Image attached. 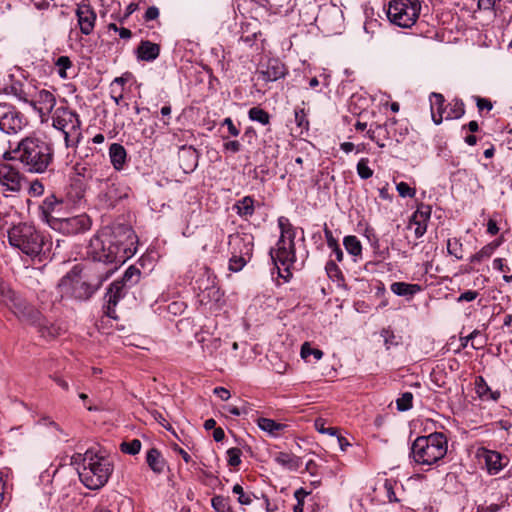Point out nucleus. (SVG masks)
Listing matches in <instances>:
<instances>
[{
  "instance_id": "nucleus-36",
  "label": "nucleus",
  "mask_w": 512,
  "mask_h": 512,
  "mask_svg": "<svg viewBox=\"0 0 512 512\" xmlns=\"http://www.w3.org/2000/svg\"><path fill=\"white\" fill-rule=\"evenodd\" d=\"M234 208L240 217H251L254 214V199L250 196H245L234 205Z\"/></svg>"
},
{
  "instance_id": "nucleus-30",
  "label": "nucleus",
  "mask_w": 512,
  "mask_h": 512,
  "mask_svg": "<svg viewBox=\"0 0 512 512\" xmlns=\"http://www.w3.org/2000/svg\"><path fill=\"white\" fill-rule=\"evenodd\" d=\"M390 290L397 296L413 297L416 293L420 292L422 288L418 284L394 282L391 284Z\"/></svg>"
},
{
  "instance_id": "nucleus-40",
  "label": "nucleus",
  "mask_w": 512,
  "mask_h": 512,
  "mask_svg": "<svg viewBox=\"0 0 512 512\" xmlns=\"http://www.w3.org/2000/svg\"><path fill=\"white\" fill-rule=\"evenodd\" d=\"M431 216V207L421 204L411 216L410 222H421L427 224Z\"/></svg>"
},
{
  "instance_id": "nucleus-34",
  "label": "nucleus",
  "mask_w": 512,
  "mask_h": 512,
  "mask_svg": "<svg viewBox=\"0 0 512 512\" xmlns=\"http://www.w3.org/2000/svg\"><path fill=\"white\" fill-rule=\"evenodd\" d=\"M179 158L182 161H186V167L184 169L194 170L198 164V152L193 147L183 146L179 152Z\"/></svg>"
},
{
  "instance_id": "nucleus-59",
  "label": "nucleus",
  "mask_w": 512,
  "mask_h": 512,
  "mask_svg": "<svg viewBox=\"0 0 512 512\" xmlns=\"http://www.w3.org/2000/svg\"><path fill=\"white\" fill-rule=\"evenodd\" d=\"M238 452H240V450H227L228 464L230 466L236 467L240 464L241 460Z\"/></svg>"
},
{
  "instance_id": "nucleus-57",
  "label": "nucleus",
  "mask_w": 512,
  "mask_h": 512,
  "mask_svg": "<svg viewBox=\"0 0 512 512\" xmlns=\"http://www.w3.org/2000/svg\"><path fill=\"white\" fill-rule=\"evenodd\" d=\"M0 295L13 303H17L20 299L16 296L15 292L11 290L8 286L0 285Z\"/></svg>"
},
{
  "instance_id": "nucleus-33",
  "label": "nucleus",
  "mask_w": 512,
  "mask_h": 512,
  "mask_svg": "<svg viewBox=\"0 0 512 512\" xmlns=\"http://www.w3.org/2000/svg\"><path fill=\"white\" fill-rule=\"evenodd\" d=\"M146 460L149 467L155 473H163L167 467V463L161 455L160 450H148Z\"/></svg>"
},
{
  "instance_id": "nucleus-20",
  "label": "nucleus",
  "mask_w": 512,
  "mask_h": 512,
  "mask_svg": "<svg viewBox=\"0 0 512 512\" xmlns=\"http://www.w3.org/2000/svg\"><path fill=\"white\" fill-rule=\"evenodd\" d=\"M14 308L15 314L19 318L29 322L32 325L37 326L43 319L41 313L35 307L25 303L21 299L14 304Z\"/></svg>"
},
{
  "instance_id": "nucleus-10",
  "label": "nucleus",
  "mask_w": 512,
  "mask_h": 512,
  "mask_svg": "<svg viewBox=\"0 0 512 512\" xmlns=\"http://www.w3.org/2000/svg\"><path fill=\"white\" fill-rule=\"evenodd\" d=\"M29 105L39 114L41 122L45 123L56 106V97L51 91L41 89L34 97L31 96Z\"/></svg>"
},
{
  "instance_id": "nucleus-52",
  "label": "nucleus",
  "mask_w": 512,
  "mask_h": 512,
  "mask_svg": "<svg viewBox=\"0 0 512 512\" xmlns=\"http://www.w3.org/2000/svg\"><path fill=\"white\" fill-rule=\"evenodd\" d=\"M314 426L318 432L323 434L334 436L337 435L338 432V428L336 427H325V420L321 418L315 420Z\"/></svg>"
},
{
  "instance_id": "nucleus-62",
  "label": "nucleus",
  "mask_w": 512,
  "mask_h": 512,
  "mask_svg": "<svg viewBox=\"0 0 512 512\" xmlns=\"http://www.w3.org/2000/svg\"><path fill=\"white\" fill-rule=\"evenodd\" d=\"M159 16V9L155 6L149 7L144 15L145 21H152L157 19Z\"/></svg>"
},
{
  "instance_id": "nucleus-38",
  "label": "nucleus",
  "mask_w": 512,
  "mask_h": 512,
  "mask_svg": "<svg viewBox=\"0 0 512 512\" xmlns=\"http://www.w3.org/2000/svg\"><path fill=\"white\" fill-rule=\"evenodd\" d=\"M343 245L346 251L354 257H359L362 254V245L360 240L354 236H346L343 240Z\"/></svg>"
},
{
  "instance_id": "nucleus-29",
  "label": "nucleus",
  "mask_w": 512,
  "mask_h": 512,
  "mask_svg": "<svg viewBox=\"0 0 512 512\" xmlns=\"http://www.w3.org/2000/svg\"><path fill=\"white\" fill-rule=\"evenodd\" d=\"M475 391L478 397L482 400L497 401L500 398V392L492 391L482 376H477L475 378Z\"/></svg>"
},
{
  "instance_id": "nucleus-9",
  "label": "nucleus",
  "mask_w": 512,
  "mask_h": 512,
  "mask_svg": "<svg viewBox=\"0 0 512 512\" xmlns=\"http://www.w3.org/2000/svg\"><path fill=\"white\" fill-rule=\"evenodd\" d=\"M104 231L108 233V236L113 237L112 242L114 248H117L120 255L127 256V260L136 253L137 236L131 227L118 224L111 230Z\"/></svg>"
},
{
  "instance_id": "nucleus-53",
  "label": "nucleus",
  "mask_w": 512,
  "mask_h": 512,
  "mask_svg": "<svg viewBox=\"0 0 512 512\" xmlns=\"http://www.w3.org/2000/svg\"><path fill=\"white\" fill-rule=\"evenodd\" d=\"M325 270L327 275L331 279H339L342 278V272L334 261H328L325 266Z\"/></svg>"
},
{
  "instance_id": "nucleus-24",
  "label": "nucleus",
  "mask_w": 512,
  "mask_h": 512,
  "mask_svg": "<svg viewBox=\"0 0 512 512\" xmlns=\"http://www.w3.org/2000/svg\"><path fill=\"white\" fill-rule=\"evenodd\" d=\"M431 102V114L435 124L439 125L442 123L444 113L447 114V105L445 106L444 96L440 93L433 92L430 96Z\"/></svg>"
},
{
  "instance_id": "nucleus-56",
  "label": "nucleus",
  "mask_w": 512,
  "mask_h": 512,
  "mask_svg": "<svg viewBox=\"0 0 512 512\" xmlns=\"http://www.w3.org/2000/svg\"><path fill=\"white\" fill-rule=\"evenodd\" d=\"M475 102H476V106L478 108V111L480 113H482L484 110L486 111H491L492 108H493V103L487 99V98H482L480 96H474L473 97Z\"/></svg>"
},
{
  "instance_id": "nucleus-6",
  "label": "nucleus",
  "mask_w": 512,
  "mask_h": 512,
  "mask_svg": "<svg viewBox=\"0 0 512 512\" xmlns=\"http://www.w3.org/2000/svg\"><path fill=\"white\" fill-rule=\"evenodd\" d=\"M52 126L64 134L66 147L75 146L81 138V121L76 112L60 106L51 116Z\"/></svg>"
},
{
  "instance_id": "nucleus-60",
  "label": "nucleus",
  "mask_w": 512,
  "mask_h": 512,
  "mask_svg": "<svg viewBox=\"0 0 512 512\" xmlns=\"http://www.w3.org/2000/svg\"><path fill=\"white\" fill-rule=\"evenodd\" d=\"M479 293L477 291L468 290L460 294V296L457 298V302H470L475 300L478 297Z\"/></svg>"
},
{
  "instance_id": "nucleus-55",
  "label": "nucleus",
  "mask_w": 512,
  "mask_h": 512,
  "mask_svg": "<svg viewBox=\"0 0 512 512\" xmlns=\"http://www.w3.org/2000/svg\"><path fill=\"white\" fill-rule=\"evenodd\" d=\"M396 189L401 197H414L416 194L415 189L411 188L406 182L397 184Z\"/></svg>"
},
{
  "instance_id": "nucleus-12",
  "label": "nucleus",
  "mask_w": 512,
  "mask_h": 512,
  "mask_svg": "<svg viewBox=\"0 0 512 512\" xmlns=\"http://www.w3.org/2000/svg\"><path fill=\"white\" fill-rule=\"evenodd\" d=\"M23 176L18 169L7 163H0V186L4 191L17 193L22 188Z\"/></svg>"
},
{
  "instance_id": "nucleus-13",
  "label": "nucleus",
  "mask_w": 512,
  "mask_h": 512,
  "mask_svg": "<svg viewBox=\"0 0 512 512\" xmlns=\"http://www.w3.org/2000/svg\"><path fill=\"white\" fill-rule=\"evenodd\" d=\"M129 288L121 284V281H114L110 284L105 294V314L108 317L116 319L115 307L120 299L124 298Z\"/></svg>"
},
{
  "instance_id": "nucleus-2",
  "label": "nucleus",
  "mask_w": 512,
  "mask_h": 512,
  "mask_svg": "<svg viewBox=\"0 0 512 512\" xmlns=\"http://www.w3.org/2000/svg\"><path fill=\"white\" fill-rule=\"evenodd\" d=\"M106 450H85L84 454L78 453L72 457L77 465L80 481L91 490H97L108 481L113 465L105 455Z\"/></svg>"
},
{
  "instance_id": "nucleus-27",
  "label": "nucleus",
  "mask_w": 512,
  "mask_h": 512,
  "mask_svg": "<svg viewBox=\"0 0 512 512\" xmlns=\"http://www.w3.org/2000/svg\"><path fill=\"white\" fill-rule=\"evenodd\" d=\"M109 157L113 167L120 171L126 163L127 152L121 144L113 143L109 147Z\"/></svg>"
},
{
  "instance_id": "nucleus-26",
  "label": "nucleus",
  "mask_w": 512,
  "mask_h": 512,
  "mask_svg": "<svg viewBox=\"0 0 512 512\" xmlns=\"http://www.w3.org/2000/svg\"><path fill=\"white\" fill-rule=\"evenodd\" d=\"M160 54V46L148 40L141 41L137 48V56L143 61H153Z\"/></svg>"
},
{
  "instance_id": "nucleus-4",
  "label": "nucleus",
  "mask_w": 512,
  "mask_h": 512,
  "mask_svg": "<svg viewBox=\"0 0 512 512\" xmlns=\"http://www.w3.org/2000/svg\"><path fill=\"white\" fill-rule=\"evenodd\" d=\"M8 240L11 246L30 256H38L45 245V237L35 226L20 223L8 230Z\"/></svg>"
},
{
  "instance_id": "nucleus-47",
  "label": "nucleus",
  "mask_w": 512,
  "mask_h": 512,
  "mask_svg": "<svg viewBox=\"0 0 512 512\" xmlns=\"http://www.w3.org/2000/svg\"><path fill=\"white\" fill-rule=\"evenodd\" d=\"M232 492L238 495V502L241 505H249L252 503L253 498H255L253 493L244 492L243 487L240 484H235Z\"/></svg>"
},
{
  "instance_id": "nucleus-42",
  "label": "nucleus",
  "mask_w": 512,
  "mask_h": 512,
  "mask_svg": "<svg viewBox=\"0 0 512 512\" xmlns=\"http://www.w3.org/2000/svg\"><path fill=\"white\" fill-rule=\"evenodd\" d=\"M496 247H497V244H494V243L485 245L484 247H482L480 249V251H478L477 253L473 254L470 257V262L471 263H479L484 259L490 258Z\"/></svg>"
},
{
  "instance_id": "nucleus-39",
  "label": "nucleus",
  "mask_w": 512,
  "mask_h": 512,
  "mask_svg": "<svg viewBox=\"0 0 512 512\" xmlns=\"http://www.w3.org/2000/svg\"><path fill=\"white\" fill-rule=\"evenodd\" d=\"M140 278V270L135 266H130L124 273L123 277L119 280L127 288L135 285Z\"/></svg>"
},
{
  "instance_id": "nucleus-19",
  "label": "nucleus",
  "mask_w": 512,
  "mask_h": 512,
  "mask_svg": "<svg viewBox=\"0 0 512 512\" xmlns=\"http://www.w3.org/2000/svg\"><path fill=\"white\" fill-rule=\"evenodd\" d=\"M448 441L443 433L435 432L416 438L411 448H447Z\"/></svg>"
},
{
  "instance_id": "nucleus-50",
  "label": "nucleus",
  "mask_w": 512,
  "mask_h": 512,
  "mask_svg": "<svg viewBox=\"0 0 512 512\" xmlns=\"http://www.w3.org/2000/svg\"><path fill=\"white\" fill-rule=\"evenodd\" d=\"M311 355L315 360H320L323 357V352L320 349L312 348L308 342H305L301 347V357L307 360Z\"/></svg>"
},
{
  "instance_id": "nucleus-21",
  "label": "nucleus",
  "mask_w": 512,
  "mask_h": 512,
  "mask_svg": "<svg viewBox=\"0 0 512 512\" xmlns=\"http://www.w3.org/2000/svg\"><path fill=\"white\" fill-rule=\"evenodd\" d=\"M86 186L84 174L78 173V176L72 180L67 190L68 200L74 205L79 204L85 197Z\"/></svg>"
},
{
  "instance_id": "nucleus-61",
  "label": "nucleus",
  "mask_w": 512,
  "mask_h": 512,
  "mask_svg": "<svg viewBox=\"0 0 512 512\" xmlns=\"http://www.w3.org/2000/svg\"><path fill=\"white\" fill-rule=\"evenodd\" d=\"M223 147H224V150L231 151L233 153H237L241 150V144L237 140L225 142Z\"/></svg>"
},
{
  "instance_id": "nucleus-28",
  "label": "nucleus",
  "mask_w": 512,
  "mask_h": 512,
  "mask_svg": "<svg viewBox=\"0 0 512 512\" xmlns=\"http://www.w3.org/2000/svg\"><path fill=\"white\" fill-rule=\"evenodd\" d=\"M258 427L267 432L270 436L278 437L282 435L284 430L287 428V425L278 423L270 418L259 417L257 420Z\"/></svg>"
},
{
  "instance_id": "nucleus-51",
  "label": "nucleus",
  "mask_w": 512,
  "mask_h": 512,
  "mask_svg": "<svg viewBox=\"0 0 512 512\" xmlns=\"http://www.w3.org/2000/svg\"><path fill=\"white\" fill-rule=\"evenodd\" d=\"M55 65L58 68V74L61 78H67L66 70L72 66V62L68 56H60Z\"/></svg>"
},
{
  "instance_id": "nucleus-14",
  "label": "nucleus",
  "mask_w": 512,
  "mask_h": 512,
  "mask_svg": "<svg viewBox=\"0 0 512 512\" xmlns=\"http://www.w3.org/2000/svg\"><path fill=\"white\" fill-rule=\"evenodd\" d=\"M253 236L249 234H233L229 236L231 254L252 257Z\"/></svg>"
},
{
  "instance_id": "nucleus-41",
  "label": "nucleus",
  "mask_w": 512,
  "mask_h": 512,
  "mask_svg": "<svg viewBox=\"0 0 512 512\" xmlns=\"http://www.w3.org/2000/svg\"><path fill=\"white\" fill-rule=\"evenodd\" d=\"M295 123L299 129V133L302 134L309 130V120L304 108L297 107L294 111Z\"/></svg>"
},
{
  "instance_id": "nucleus-32",
  "label": "nucleus",
  "mask_w": 512,
  "mask_h": 512,
  "mask_svg": "<svg viewBox=\"0 0 512 512\" xmlns=\"http://www.w3.org/2000/svg\"><path fill=\"white\" fill-rule=\"evenodd\" d=\"M37 328L41 337L46 340H52L59 336L62 332V328L59 325L50 323L44 318L39 322Z\"/></svg>"
},
{
  "instance_id": "nucleus-54",
  "label": "nucleus",
  "mask_w": 512,
  "mask_h": 512,
  "mask_svg": "<svg viewBox=\"0 0 512 512\" xmlns=\"http://www.w3.org/2000/svg\"><path fill=\"white\" fill-rule=\"evenodd\" d=\"M28 193L32 197H39V196H41L44 193V185H43V183L40 180H38V179L33 180L31 182V184H30Z\"/></svg>"
},
{
  "instance_id": "nucleus-1",
  "label": "nucleus",
  "mask_w": 512,
  "mask_h": 512,
  "mask_svg": "<svg viewBox=\"0 0 512 512\" xmlns=\"http://www.w3.org/2000/svg\"><path fill=\"white\" fill-rule=\"evenodd\" d=\"M14 157L27 173L44 174L52 171L54 147L50 141L38 136L23 138L14 149Z\"/></svg>"
},
{
  "instance_id": "nucleus-25",
  "label": "nucleus",
  "mask_w": 512,
  "mask_h": 512,
  "mask_svg": "<svg viewBox=\"0 0 512 512\" xmlns=\"http://www.w3.org/2000/svg\"><path fill=\"white\" fill-rule=\"evenodd\" d=\"M394 124H396L395 118L389 119L384 125L377 124L375 128L368 130L367 136L374 141L378 147L383 148L385 147V143L382 140L387 139L389 134L387 127Z\"/></svg>"
},
{
  "instance_id": "nucleus-37",
  "label": "nucleus",
  "mask_w": 512,
  "mask_h": 512,
  "mask_svg": "<svg viewBox=\"0 0 512 512\" xmlns=\"http://www.w3.org/2000/svg\"><path fill=\"white\" fill-rule=\"evenodd\" d=\"M446 119H459L465 114V104L459 98H454L447 104Z\"/></svg>"
},
{
  "instance_id": "nucleus-22",
  "label": "nucleus",
  "mask_w": 512,
  "mask_h": 512,
  "mask_svg": "<svg viewBox=\"0 0 512 512\" xmlns=\"http://www.w3.org/2000/svg\"><path fill=\"white\" fill-rule=\"evenodd\" d=\"M23 124V116L17 111H9L0 118V129L8 134L18 132Z\"/></svg>"
},
{
  "instance_id": "nucleus-3",
  "label": "nucleus",
  "mask_w": 512,
  "mask_h": 512,
  "mask_svg": "<svg viewBox=\"0 0 512 512\" xmlns=\"http://www.w3.org/2000/svg\"><path fill=\"white\" fill-rule=\"evenodd\" d=\"M113 273L109 269L104 273L97 275L88 281L83 280L76 272V267L66 274L59 282V288L62 293L70 295L78 300L89 299Z\"/></svg>"
},
{
  "instance_id": "nucleus-18",
  "label": "nucleus",
  "mask_w": 512,
  "mask_h": 512,
  "mask_svg": "<svg viewBox=\"0 0 512 512\" xmlns=\"http://www.w3.org/2000/svg\"><path fill=\"white\" fill-rule=\"evenodd\" d=\"M479 457L483 458L489 474H497L508 463V458L499 453L498 450H482Z\"/></svg>"
},
{
  "instance_id": "nucleus-43",
  "label": "nucleus",
  "mask_w": 512,
  "mask_h": 512,
  "mask_svg": "<svg viewBox=\"0 0 512 512\" xmlns=\"http://www.w3.org/2000/svg\"><path fill=\"white\" fill-rule=\"evenodd\" d=\"M249 118L252 121H256L261 123L262 125H267L270 122V115L264 109L259 107H253L248 112Z\"/></svg>"
},
{
  "instance_id": "nucleus-48",
  "label": "nucleus",
  "mask_w": 512,
  "mask_h": 512,
  "mask_svg": "<svg viewBox=\"0 0 512 512\" xmlns=\"http://www.w3.org/2000/svg\"><path fill=\"white\" fill-rule=\"evenodd\" d=\"M368 158H361L357 163V173L362 179H369L373 175V170L368 165Z\"/></svg>"
},
{
  "instance_id": "nucleus-15",
  "label": "nucleus",
  "mask_w": 512,
  "mask_h": 512,
  "mask_svg": "<svg viewBox=\"0 0 512 512\" xmlns=\"http://www.w3.org/2000/svg\"><path fill=\"white\" fill-rule=\"evenodd\" d=\"M76 16L78 18L80 31L84 35L91 34L96 21V14L93 8L89 4L82 2L77 7Z\"/></svg>"
},
{
  "instance_id": "nucleus-44",
  "label": "nucleus",
  "mask_w": 512,
  "mask_h": 512,
  "mask_svg": "<svg viewBox=\"0 0 512 512\" xmlns=\"http://www.w3.org/2000/svg\"><path fill=\"white\" fill-rule=\"evenodd\" d=\"M211 504L217 512H233L230 500L227 497L221 495L214 496L211 500Z\"/></svg>"
},
{
  "instance_id": "nucleus-45",
  "label": "nucleus",
  "mask_w": 512,
  "mask_h": 512,
  "mask_svg": "<svg viewBox=\"0 0 512 512\" xmlns=\"http://www.w3.org/2000/svg\"><path fill=\"white\" fill-rule=\"evenodd\" d=\"M447 251L450 255H453L456 259L463 258V246L458 238H451L447 240Z\"/></svg>"
},
{
  "instance_id": "nucleus-31",
  "label": "nucleus",
  "mask_w": 512,
  "mask_h": 512,
  "mask_svg": "<svg viewBox=\"0 0 512 512\" xmlns=\"http://www.w3.org/2000/svg\"><path fill=\"white\" fill-rule=\"evenodd\" d=\"M275 460L289 470H297L302 465L301 459L296 457L290 450L280 451L277 453Z\"/></svg>"
},
{
  "instance_id": "nucleus-5",
  "label": "nucleus",
  "mask_w": 512,
  "mask_h": 512,
  "mask_svg": "<svg viewBox=\"0 0 512 512\" xmlns=\"http://www.w3.org/2000/svg\"><path fill=\"white\" fill-rule=\"evenodd\" d=\"M278 225L281 230L280 238L275 249L270 250V255L275 264L280 263L289 268L295 262V229L285 217L278 219Z\"/></svg>"
},
{
  "instance_id": "nucleus-8",
  "label": "nucleus",
  "mask_w": 512,
  "mask_h": 512,
  "mask_svg": "<svg viewBox=\"0 0 512 512\" xmlns=\"http://www.w3.org/2000/svg\"><path fill=\"white\" fill-rule=\"evenodd\" d=\"M420 10L419 0H393L389 3L387 17L399 27L410 28L416 23Z\"/></svg>"
},
{
  "instance_id": "nucleus-49",
  "label": "nucleus",
  "mask_w": 512,
  "mask_h": 512,
  "mask_svg": "<svg viewBox=\"0 0 512 512\" xmlns=\"http://www.w3.org/2000/svg\"><path fill=\"white\" fill-rule=\"evenodd\" d=\"M413 394L411 392H404L396 401L397 409L399 411H407L412 408Z\"/></svg>"
},
{
  "instance_id": "nucleus-16",
  "label": "nucleus",
  "mask_w": 512,
  "mask_h": 512,
  "mask_svg": "<svg viewBox=\"0 0 512 512\" xmlns=\"http://www.w3.org/2000/svg\"><path fill=\"white\" fill-rule=\"evenodd\" d=\"M56 208H62V201L58 200L55 195H49L46 197L39 206L40 218L50 227L51 224H56V222L61 218L58 215H55Z\"/></svg>"
},
{
  "instance_id": "nucleus-23",
  "label": "nucleus",
  "mask_w": 512,
  "mask_h": 512,
  "mask_svg": "<svg viewBox=\"0 0 512 512\" xmlns=\"http://www.w3.org/2000/svg\"><path fill=\"white\" fill-rule=\"evenodd\" d=\"M265 81H276L286 74V68L278 59H270L260 71Z\"/></svg>"
},
{
  "instance_id": "nucleus-46",
  "label": "nucleus",
  "mask_w": 512,
  "mask_h": 512,
  "mask_svg": "<svg viewBox=\"0 0 512 512\" xmlns=\"http://www.w3.org/2000/svg\"><path fill=\"white\" fill-rule=\"evenodd\" d=\"M250 259H251V257H245V256L231 254V257L229 260V270L232 272L241 271Z\"/></svg>"
},
{
  "instance_id": "nucleus-11",
  "label": "nucleus",
  "mask_w": 512,
  "mask_h": 512,
  "mask_svg": "<svg viewBox=\"0 0 512 512\" xmlns=\"http://www.w3.org/2000/svg\"><path fill=\"white\" fill-rule=\"evenodd\" d=\"M91 226L90 218L86 214H80L73 217H61L56 224H51V228L59 230L68 235L78 234L88 230Z\"/></svg>"
},
{
  "instance_id": "nucleus-58",
  "label": "nucleus",
  "mask_w": 512,
  "mask_h": 512,
  "mask_svg": "<svg viewBox=\"0 0 512 512\" xmlns=\"http://www.w3.org/2000/svg\"><path fill=\"white\" fill-rule=\"evenodd\" d=\"M306 496V492L303 489H299L295 492V498L297 499V504L294 506V512H303L304 502L303 498Z\"/></svg>"
},
{
  "instance_id": "nucleus-7",
  "label": "nucleus",
  "mask_w": 512,
  "mask_h": 512,
  "mask_svg": "<svg viewBox=\"0 0 512 512\" xmlns=\"http://www.w3.org/2000/svg\"><path fill=\"white\" fill-rule=\"evenodd\" d=\"M112 240L113 237L108 236V233L105 231L95 235L90 240L88 254L94 261L115 264V267L112 268L114 271L118 265L123 264L127 260V256L120 255L117 248H114Z\"/></svg>"
},
{
  "instance_id": "nucleus-64",
  "label": "nucleus",
  "mask_w": 512,
  "mask_h": 512,
  "mask_svg": "<svg viewBox=\"0 0 512 512\" xmlns=\"http://www.w3.org/2000/svg\"><path fill=\"white\" fill-rule=\"evenodd\" d=\"M213 393L223 401H227L231 397L229 390L224 387L214 388Z\"/></svg>"
},
{
  "instance_id": "nucleus-35",
  "label": "nucleus",
  "mask_w": 512,
  "mask_h": 512,
  "mask_svg": "<svg viewBox=\"0 0 512 512\" xmlns=\"http://www.w3.org/2000/svg\"><path fill=\"white\" fill-rule=\"evenodd\" d=\"M6 93L16 97L19 101L29 104L31 99V93L26 91L24 84L21 82H13L9 87L6 88Z\"/></svg>"
},
{
  "instance_id": "nucleus-17",
  "label": "nucleus",
  "mask_w": 512,
  "mask_h": 512,
  "mask_svg": "<svg viewBox=\"0 0 512 512\" xmlns=\"http://www.w3.org/2000/svg\"><path fill=\"white\" fill-rule=\"evenodd\" d=\"M447 450H411L410 457L421 466H427L429 469L433 464L443 459Z\"/></svg>"
},
{
  "instance_id": "nucleus-63",
  "label": "nucleus",
  "mask_w": 512,
  "mask_h": 512,
  "mask_svg": "<svg viewBox=\"0 0 512 512\" xmlns=\"http://www.w3.org/2000/svg\"><path fill=\"white\" fill-rule=\"evenodd\" d=\"M222 125H226L227 126L230 135L236 137V136H238L240 134V130L234 125V123L231 120V118H225L223 123H222Z\"/></svg>"
}]
</instances>
